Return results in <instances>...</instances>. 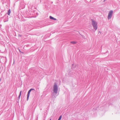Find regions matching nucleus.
<instances>
[{"instance_id": "obj_1", "label": "nucleus", "mask_w": 120, "mask_h": 120, "mask_svg": "<svg viewBox=\"0 0 120 120\" xmlns=\"http://www.w3.org/2000/svg\"><path fill=\"white\" fill-rule=\"evenodd\" d=\"M92 24L94 29L96 30L97 29V22L93 19L91 20Z\"/></svg>"}, {"instance_id": "obj_2", "label": "nucleus", "mask_w": 120, "mask_h": 120, "mask_svg": "<svg viewBox=\"0 0 120 120\" xmlns=\"http://www.w3.org/2000/svg\"><path fill=\"white\" fill-rule=\"evenodd\" d=\"M54 92L56 93L58 90L57 86L56 84H55L53 87Z\"/></svg>"}, {"instance_id": "obj_3", "label": "nucleus", "mask_w": 120, "mask_h": 120, "mask_svg": "<svg viewBox=\"0 0 120 120\" xmlns=\"http://www.w3.org/2000/svg\"><path fill=\"white\" fill-rule=\"evenodd\" d=\"M113 13V11H110L109 13L108 16V18L109 19L111 18Z\"/></svg>"}, {"instance_id": "obj_4", "label": "nucleus", "mask_w": 120, "mask_h": 120, "mask_svg": "<svg viewBox=\"0 0 120 120\" xmlns=\"http://www.w3.org/2000/svg\"><path fill=\"white\" fill-rule=\"evenodd\" d=\"M30 93V92H28V94L27 95V101L28 100Z\"/></svg>"}, {"instance_id": "obj_5", "label": "nucleus", "mask_w": 120, "mask_h": 120, "mask_svg": "<svg viewBox=\"0 0 120 120\" xmlns=\"http://www.w3.org/2000/svg\"><path fill=\"white\" fill-rule=\"evenodd\" d=\"M49 18H50V19H51L54 20H56V19L52 17L51 16H50Z\"/></svg>"}, {"instance_id": "obj_6", "label": "nucleus", "mask_w": 120, "mask_h": 120, "mask_svg": "<svg viewBox=\"0 0 120 120\" xmlns=\"http://www.w3.org/2000/svg\"><path fill=\"white\" fill-rule=\"evenodd\" d=\"M70 43L72 44H76L77 43V42L75 41H71L70 42Z\"/></svg>"}, {"instance_id": "obj_7", "label": "nucleus", "mask_w": 120, "mask_h": 120, "mask_svg": "<svg viewBox=\"0 0 120 120\" xmlns=\"http://www.w3.org/2000/svg\"><path fill=\"white\" fill-rule=\"evenodd\" d=\"M11 11H10V9H9L8 11V15H10Z\"/></svg>"}, {"instance_id": "obj_8", "label": "nucleus", "mask_w": 120, "mask_h": 120, "mask_svg": "<svg viewBox=\"0 0 120 120\" xmlns=\"http://www.w3.org/2000/svg\"><path fill=\"white\" fill-rule=\"evenodd\" d=\"M21 92H22L21 91L20 92V94H19V98H20V96L21 95Z\"/></svg>"}, {"instance_id": "obj_9", "label": "nucleus", "mask_w": 120, "mask_h": 120, "mask_svg": "<svg viewBox=\"0 0 120 120\" xmlns=\"http://www.w3.org/2000/svg\"><path fill=\"white\" fill-rule=\"evenodd\" d=\"M62 118V116H60L58 120H60Z\"/></svg>"}, {"instance_id": "obj_10", "label": "nucleus", "mask_w": 120, "mask_h": 120, "mask_svg": "<svg viewBox=\"0 0 120 120\" xmlns=\"http://www.w3.org/2000/svg\"><path fill=\"white\" fill-rule=\"evenodd\" d=\"M34 89H30L29 91L28 92H30L32 90H34Z\"/></svg>"}, {"instance_id": "obj_11", "label": "nucleus", "mask_w": 120, "mask_h": 120, "mask_svg": "<svg viewBox=\"0 0 120 120\" xmlns=\"http://www.w3.org/2000/svg\"><path fill=\"white\" fill-rule=\"evenodd\" d=\"M1 79H0V81H1Z\"/></svg>"}, {"instance_id": "obj_12", "label": "nucleus", "mask_w": 120, "mask_h": 120, "mask_svg": "<svg viewBox=\"0 0 120 120\" xmlns=\"http://www.w3.org/2000/svg\"><path fill=\"white\" fill-rule=\"evenodd\" d=\"M50 120H51V119H50Z\"/></svg>"}]
</instances>
